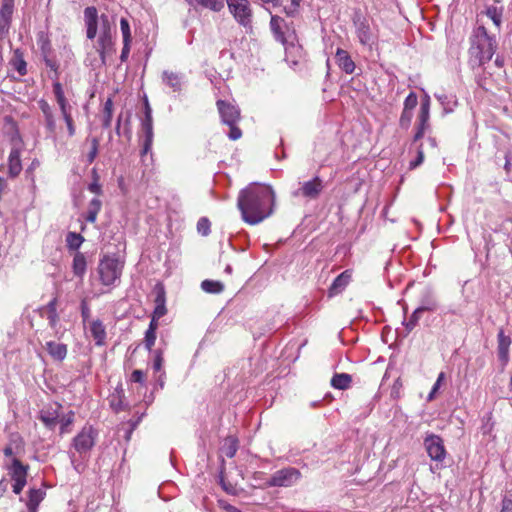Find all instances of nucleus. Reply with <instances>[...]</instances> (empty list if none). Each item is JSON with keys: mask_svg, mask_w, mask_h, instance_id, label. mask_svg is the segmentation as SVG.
<instances>
[{"mask_svg": "<svg viewBox=\"0 0 512 512\" xmlns=\"http://www.w3.org/2000/svg\"><path fill=\"white\" fill-rule=\"evenodd\" d=\"M237 206L242 219L256 225L272 215L275 206V193L271 186L251 183L239 192Z\"/></svg>", "mask_w": 512, "mask_h": 512, "instance_id": "nucleus-1", "label": "nucleus"}, {"mask_svg": "<svg viewBox=\"0 0 512 512\" xmlns=\"http://www.w3.org/2000/svg\"><path fill=\"white\" fill-rule=\"evenodd\" d=\"M469 48V64L472 68L483 66L489 62L497 48L496 40L490 36L484 25H479L473 32Z\"/></svg>", "mask_w": 512, "mask_h": 512, "instance_id": "nucleus-2", "label": "nucleus"}, {"mask_svg": "<svg viewBox=\"0 0 512 512\" xmlns=\"http://www.w3.org/2000/svg\"><path fill=\"white\" fill-rule=\"evenodd\" d=\"M124 263L117 255H105L99 262L98 273L103 285L109 286L120 278Z\"/></svg>", "mask_w": 512, "mask_h": 512, "instance_id": "nucleus-3", "label": "nucleus"}, {"mask_svg": "<svg viewBox=\"0 0 512 512\" xmlns=\"http://www.w3.org/2000/svg\"><path fill=\"white\" fill-rule=\"evenodd\" d=\"M6 468L8 475L13 481V492L19 495L27 484L29 465H25L18 458L13 457L11 463Z\"/></svg>", "mask_w": 512, "mask_h": 512, "instance_id": "nucleus-4", "label": "nucleus"}, {"mask_svg": "<svg viewBox=\"0 0 512 512\" xmlns=\"http://www.w3.org/2000/svg\"><path fill=\"white\" fill-rule=\"evenodd\" d=\"M97 437V430L91 425H86L73 438L72 445L80 456H86L95 446Z\"/></svg>", "mask_w": 512, "mask_h": 512, "instance_id": "nucleus-5", "label": "nucleus"}, {"mask_svg": "<svg viewBox=\"0 0 512 512\" xmlns=\"http://www.w3.org/2000/svg\"><path fill=\"white\" fill-rule=\"evenodd\" d=\"M235 21L244 28L252 26L253 11L248 0H226Z\"/></svg>", "mask_w": 512, "mask_h": 512, "instance_id": "nucleus-6", "label": "nucleus"}, {"mask_svg": "<svg viewBox=\"0 0 512 512\" xmlns=\"http://www.w3.org/2000/svg\"><path fill=\"white\" fill-rule=\"evenodd\" d=\"M97 43V52L101 62L103 65H106V57L114 52L109 19L106 15H101V32Z\"/></svg>", "mask_w": 512, "mask_h": 512, "instance_id": "nucleus-7", "label": "nucleus"}, {"mask_svg": "<svg viewBox=\"0 0 512 512\" xmlns=\"http://www.w3.org/2000/svg\"><path fill=\"white\" fill-rule=\"evenodd\" d=\"M324 190V182L319 176L308 181L299 182V188L292 192L294 197L316 200Z\"/></svg>", "mask_w": 512, "mask_h": 512, "instance_id": "nucleus-8", "label": "nucleus"}, {"mask_svg": "<svg viewBox=\"0 0 512 512\" xmlns=\"http://www.w3.org/2000/svg\"><path fill=\"white\" fill-rule=\"evenodd\" d=\"M301 473L294 467H287L276 471L267 481L269 487H289L295 484Z\"/></svg>", "mask_w": 512, "mask_h": 512, "instance_id": "nucleus-9", "label": "nucleus"}, {"mask_svg": "<svg viewBox=\"0 0 512 512\" xmlns=\"http://www.w3.org/2000/svg\"><path fill=\"white\" fill-rule=\"evenodd\" d=\"M270 29L276 41L285 44L288 39L295 34L293 28L278 15H271Z\"/></svg>", "mask_w": 512, "mask_h": 512, "instance_id": "nucleus-10", "label": "nucleus"}, {"mask_svg": "<svg viewBox=\"0 0 512 512\" xmlns=\"http://www.w3.org/2000/svg\"><path fill=\"white\" fill-rule=\"evenodd\" d=\"M424 446L429 457L434 460L441 462L446 456V450L443 444V440L440 436L431 434L424 439Z\"/></svg>", "mask_w": 512, "mask_h": 512, "instance_id": "nucleus-11", "label": "nucleus"}, {"mask_svg": "<svg viewBox=\"0 0 512 512\" xmlns=\"http://www.w3.org/2000/svg\"><path fill=\"white\" fill-rule=\"evenodd\" d=\"M216 105L223 124H237L240 120V109L236 105L224 100H218Z\"/></svg>", "mask_w": 512, "mask_h": 512, "instance_id": "nucleus-12", "label": "nucleus"}, {"mask_svg": "<svg viewBox=\"0 0 512 512\" xmlns=\"http://www.w3.org/2000/svg\"><path fill=\"white\" fill-rule=\"evenodd\" d=\"M61 408V404L52 403L40 410L39 419L48 429L52 430L58 424Z\"/></svg>", "mask_w": 512, "mask_h": 512, "instance_id": "nucleus-13", "label": "nucleus"}, {"mask_svg": "<svg viewBox=\"0 0 512 512\" xmlns=\"http://www.w3.org/2000/svg\"><path fill=\"white\" fill-rule=\"evenodd\" d=\"M38 106L42 112L44 125L48 132V136L55 138L57 127H56V120H55L54 111H53L52 107L44 99H40L38 101Z\"/></svg>", "mask_w": 512, "mask_h": 512, "instance_id": "nucleus-14", "label": "nucleus"}, {"mask_svg": "<svg viewBox=\"0 0 512 512\" xmlns=\"http://www.w3.org/2000/svg\"><path fill=\"white\" fill-rule=\"evenodd\" d=\"M20 140H13V147L8 157V172L10 177H17L21 170L22 164L20 159L21 145Z\"/></svg>", "mask_w": 512, "mask_h": 512, "instance_id": "nucleus-15", "label": "nucleus"}, {"mask_svg": "<svg viewBox=\"0 0 512 512\" xmlns=\"http://www.w3.org/2000/svg\"><path fill=\"white\" fill-rule=\"evenodd\" d=\"M352 278L351 270H345L341 274H339L332 284L330 285L327 295L329 298H332L340 293H342L345 288L348 286Z\"/></svg>", "mask_w": 512, "mask_h": 512, "instance_id": "nucleus-16", "label": "nucleus"}, {"mask_svg": "<svg viewBox=\"0 0 512 512\" xmlns=\"http://www.w3.org/2000/svg\"><path fill=\"white\" fill-rule=\"evenodd\" d=\"M84 19L87 28V38L94 39L97 34L98 27V12L93 6L87 7L84 10Z\"/></svg>", "mask_w": 512, "mask_h": 512, "instance_id": "nucleus-17", "label": "nucleus"}, {"mask_svg": "<svg viewBox=\"0 0 512 512\" xmlns=\"http://www.w3.org/2000/svg\"><path fill=\"white\" fill-rule=\"evenodd\" d=\"M41 317H46L49 326L55 329L59 322V315L57 313V298H53L47 305L40 308Z\"/></svg>", "mask_w": 512, "mask_h": 512, "instance_id": "nucleus-18", "label": "nucleus"}, {"mask_svg": "<svg viewBox=\"0 0 512 512\" xmlns=\"http://www.w3.org/2000/svg\"><path fill=\"white\" fill-rule=\"evenodd\" d=\"M142 132H143V144L141 155H145L150 152L153 143V120L142 119Z\"/></svg>", "mask_w": 512, "mask_h": 512, "instance_id": "nucleus-19", "label": "nucleus"}, {"mask_svg": "<svg viewBox=\"0 0 512 512\" xmlns=\"http://www.w3.org/2000/svg\"><path fill=\"white\" fill-rule=\"evenodd\" d=\"M336 63L339 68L347 74H352L355 70V63L346 50L338 48L335 54Z\"/></svg>", "mask_w": 512, "mask_h": 512, "instance_id": "nucleus-20", "label": "nucleus"}, {"mask_svg": "<svg viewBox=\"0 0 512 512\" xmlns=\"http://www.w3.org/2000/svg\"><path fill=\"white\" fill-rule=\"evenodd\" d=\"M45 349L50 357L55 361H63L67 356V345L55 341H48L45 344Z\"/></svg>", "mask_w": 512, "mask_h": 512, "instance_id": "nucleus-21", "label": "nucleus"}, {"mask_svg": "<svg viewBox=\"0 0 512 512\" xmlns=\"http://www.w3.org/2000/svg\"><path fill=\"white\" fill-rule=\"evenodd\" d=\"M498 357L499 360L506 365L509 361V347L511 344V339L509 336H506L503 330H500L498 335Z\"/></svg>", "mask_w": 512, "mask_h": 512, "instance_id": "nucleus-22", "label": "nucleus"}, {"mask_svg": "<svg viewBox=\"0 0 512 512\" xmlns=\"http://www.w3.org/2000/svg\"><path fill=\"white\" fill-rule=\"evenodd\" d=\"M423 312H434L438 308L437 300L430 289H426L420 298V304L417 307Z\"/></svg>", "mask_w": 512, "mask_h": 512, "instance_id": "nucleus-23", "label": "nucleus"}, {"mask_svg": "<svg viewBox=\"0 0 512 512\" xmlns=\"http://www.w3.org/2000/svg\"><path fill=\"white\" fill-rule=\"evenodd\" d=\"M186 2L195 9L203 8L213 12H220L224 8V0H186Z\"/></svg>", "mask_w": 512, "mask_h": 512, "instance_id": "nucleus-24", "label": "nucleus"}, {"mask_svg": "<svg viewBox=\"0 0 512 512\" xmlns=\"http://www.w3.org/2000/svg\"><path fill=\"white\" fill-rule=\"evenodd\" d=\"M90 333L97 346L104 345L106 339V329L101 320L97 319L91 322Z\"/></svg>", "mask_w": 512, "mask_h": 512, "instance_id": "nucleus-25", "label": "nucleus"}, {"mask_svg": "<svg viewBox=\"0 0 512 512\" xmlns=\"http://www.w3.org/2000/svg\"><path fill=\"white\" fill-rule=\"evenodd\" d=\"M13 8L9 4H3L0 10V36L3 37L8 33Z\"/></svg>", "mask_w": 512, "mask_h": 512, "instance_id": "nucleus-26", "label": "nucleus"}, {"mask_svg": "<svg viewBox=\"0 0 512 512\" xmlns=\"http://www.w3.org/2000/svg\"><path fill=\"white\" fill-rule=\"evenodd\" d=\"M10 65L20 76H25L27 74V63L24 59V54L20 49H15L13 51Z\"/></svg>", "mask_w": 512, "mask_h": 512, "instance_id": "nucleus-27", "label": "nucleus"}, {"mask_svg": "<svg viewBox=\"0 0 512 512\" xmlns=\"http://www.w3.org/2000/svg\"><path fill=\"white\" fill-rule=\"evenodd\" d=\"M45 492L42 489H30L28 492L27 507L30 512H36L38 505L44 499Z\"/></svg>", "mask_w": 512, "mask_h": 512, "instance_id": "nucleus-28", "label": "nucleus"}, {"mask_svg": "<svg viewBox=\"0 0 512 512\" xmlns=\"http://www.w3.org/2000/svg\"><path fill=\"white\" fill-rule=\"evenodd\" d=\"M331 386L338 390H346L352 383V376L347 373H336L331 379Z\"/></svg>", "mask_w": 512, "mask_h": 512, "instance_id": "nucleus-29", "label": "nucleus"}, {"mask_svg": "<svg viewBox=\"0 0 512 512\" xmlns=\"http://www.w3.org/2000/svg\"><path fill=\"white\" fill-rule=\"evenodd\" d=\"M163 82L171 87L173 91L178 92L182 88V76L180 74L164 71L162 74Z\"/></svg>", "mask_w": 512, "mask_h": 512, "instance_id": "nucleus-30", "label": "nucleus"}, {"mask_svg": "<svg viewBox=\"0 0 512 512\" xmlns=\"http://www.w3.org/2000/svg\"><path fill=\"white\" fill-rule=\"evenodd\" d=\"M87 268L86 257L83 253L77 252L74 255L72 269L75 276L83 278Z\"/></svg>", "mask_w": 512, "mask_h": 512, "instance_id": "nucleus-31", "label": "nucleus"}, {"mask_svg": "<svg viewBox=\"0 0 512 512\" xmlns=\"http://www.w3.org/2000/svg\"><path fill=\"white\" fill-rule=\"evenodd\" d=\"M356 32H357V37L361 44H363V45L370 44V42L372 40V33H371L370 26L368 25V23L366 21L357 22Z\"/></svg>", "mask_w": 512, "mask_h": 512, "instance_id": "nucleus-32", "label": "nucleus"}, {"mask_svg": "<svg viewBox=\"0 0 512 512\" xmlns=\"http://www.w3.org/2000/svg\"><path fill=\"white\" fill-rule=\"evenodd\" d=\"M484 14L494 23L496 28L500 29L502 24L503 7L487 5Z\"/></svg>", "mask_w": 512, "mask_h": 512, "instance_id": "nucleus-33", "label": "nucleus"}, {"mask_svg": "<svg viewBox=\"0 0 512 512\" xmlns=\"http://www.w3.org/2000/svg\"><path fill=\"white\" fill-rule=\"evenodd\" d=\"M41 55L45 66L49 68L51 72H56V70H59L60 65L55 56L51 55L49 45H43L41 47Z\"/></svg>", "mask_w": 512, "mask_h": 512, "instance_id": "nucleus-34", "label": "nucleus"}, {"mask_svg": "<svg viewBox=\"0 0 512 512\" xmlns=\"http://www.w3.org/2000/svg\"><path fill=\"white\" fill-rule=\"evenodd\" d=\"M102 207V202L98 198H93L87 208V213L85 215V220L90 223H95L97 219V215L100 212Z\"/></svg>", "mask_w": 512, "mask_h": 512, "instance_id": "nucleus-35", "label": "nucleus"}, {"mask_svg": "<svg viewBox=\"0 0 512 512\" xmlns=\"http://www.w3.org/2000/svg\"><path fill=\"white\" fill-rule=\"evenodd\" d=\"M261 2L265 5H271L273 8H278L282 6L281 0H261ZM300 2L301 0H291V7L284 8V12L286 13V15L293 17L300 6Z\"/></svg>", "mask_w": 512, "mask_h": 512, "instance_id": "nucleus-36", "label": "nucleus"}, {"mask_svg": "<svg viewBox=\"0 0 512 512\" xmlns=\"http://www.w3.org/2000/svg\"><path fill=\"white\" fill-rule=\"evenodd\" d=\"M238 450V440L234 436H228L225 438L222 452L228 458H233Z\"/></svg>", "mask_w": 512, "mask_h": 512, "instance_id": "nucleus-37", "label": "nucleus"}, {"mask_svg": "<svg viewBox=\"0 0 512 512\" xmlns=\"http://www.w3.org/2000/svg\"><path fill=\"white\" fill-rule=\"evenodd\" d=\"M201 288L206 293L219 294L224 290V284L215 280H204L201 283Z\"/></svg>", "mask_w": 512, "mask_h": 512, "instance_id": "nucleus-38", "label": "nucleus"}, {"mask_svg": "<svg viewBox=\"0 0 512 512\" xmlns=\"http://www.w3.org/2000/svg\"><path fill=\"white\" fill-rule=\"evenodd\" d=\"M155 306L166 305V292L162 283H157L153 289Z\"/></svg>", "mask_w": 512, "mask_h": 512, "instance_id": "nucleus-39", "label": "nucleus"}, {"mask_svg": "<svg viewBox=\"0 0 512 512\" xmlns=\"http://www.w3.org/2000/svg\"><path fill=\"white\" fill-rule=\"evenodd\" d=\"M84 238L76 232H69L66 236V243L69 249L77 250L83 243Z\"/></svg>", "mask_w": 512, "mask_h": 512, "instance_id": "nucleus-40", "label": "nucleus"}, {"mask_svg": "<svg viewBox=\"0 0 512 512\" xmlns=\"http://www.w3.org/2000/svg\"><path fill=\"white\" fill-rule=\"evenodd\" d=\"M113 116V102L111 98H108L104 104L103 109V127L109 128L112 122Z\"/></svg>", "mask_w": 512, "mask_h": 512, "instance_id": "nucleus-41", "label": "nucleus"}, {"mask_svg": "<svg viewBox=\"0 0 512 512\" xmlns=\"http://www.w3.org/2000/svg\"><path fill=\"white\" fill-rule=\"evenodd\" d=\"M424 312L419 308H416L410 318L407 321H404L403 324L408 332H411L418 324L419 320L422 317Z\"/></svg>", "mask_w": 512, "mask_h": 512, "instance_id": "nucleus-42", "label": "nucleus"}, {"mask_svg": "<svg viewBox=\"0 0 512 512\" xmlns=\"http://www.w3.org/2000/svg\"><path fill=\"white\" fill-rule=\"evenodd\" d=\"M73 421H74V412L73 411H69L67 414L60 417L59 421H58V423L61 424L60 432L62 434L68 432V427L73 423Z\"/></svg>", "mask_w": 512, "mask_h": 512, "instance_id": "nucleus-43", "label": "nucleus"}, {"mask_svg": "<svg viewBox=\"0 0 512 512\" xmlns=\"http://www.w3.org/2000/svg\"><path fill=\"white\" fill-rule=\"evenodd\" d=\"M197 231L202 236H208L211 232V223L207 217H201L197 222Z\"/></svg>", "mask_w": 512, "mask_h": 512, "instance_id": "nucleus-44", "label": "nucleus"}, {"mask_svg": "<svg viewBox=\"0 0 512 512\" xmlns=\"http://www.w3.org/2000/svg\"><path fill=\"white\" fill-rule=\"evenodd\" d=\"M90 143H91V149H90L89 153L87 154V162L89 164H92L98 154L99 140L96 137H93L90 139Z\"/></svg>", "mask_w": 512, "mask_h": 512, "instance_id": "nucleus-45", "label": "nucleus"}, {"mask_svg": "<svg viewBox=\"0 0 512 512\" xmlns=\"http://www.w3.org/2000/svg\"><path fill=\"white\" fill-rule=\"evenodd\" d=\"M120 29L123 36V42H131L132 36L130 31V25L126 18H121L120 20Z\"/></svg>", "mask_w": 512, "mask_h": 512, "instance_id": "nucleus-46", "label": "nucleus"}, {"mask_svg": "<svg viewBox=\"0 0 512 512\" xmlns=\"http://www.w3.org/2000/svg\"><path fill=\"white\" fill-rule=\"evenodd\" d=\"M156 341V332L152 331V329H147L144 336V346L145 348L151 352L152 347Z\"/></svg>", "mask_w": 512, "mask_h": 512, "instance_id": "nucleus-47", "label": "nucleus"}, {"mask_svg": "<svg viewBox=\"0 0 512 512\" xmlns=\"http://www.w3.org/2000/svg\"><path fill=\"white\" fill-rule=\"evenodd\" d=\"M62 118L66 124L67 132L69 137H73L76 133V127L72 117V113L62 115Z\"/></svg>", "mask_w": 512, "mask_h": 512, "instance_id": "nucleus-48", "label": "nucleus"}, {"mask_svg": "<svg viewBox=\"0 0 512 512\" xmlns=\"http://www.w3.org/2000/svg\"><path fill=\"white\" fill-rule=\"evenodd\" d=\"M413 118V112L409 110H403L399 119L401 128L408 129Z\"/></svg>", "mask_w": 512, "mask_h": 512, "instance_id": "nucleus-49", "label": "nucleus"}, {"mask_svg": "<svg viewBox=\"0 0 512 512\" xmlns=\"http://www.w3.org/2000/svg\"><path fill=\"white\" fill-rule=\"evenodd\" d=\"M418 103L417 95L414 92L408 94L404 101V109L413 112V109L416 107Z\"/></svg>", "mask_w": 512, "mask_h": 512, "instance_id": "nucleus-50", "label": "nucleus"}, {"mask_svg": "<svg viewBox=\"0 0 512 512\" xmlns=\"http://www.w3.org/2000/svg\"><path fill=\"white\" fill-rule=\"evenodd\" d=\"M163 352L161 349H157L154 351V360H153V369L155 372H159L163 366Z\"/></svg>", "mask_w": 512, "mask_h": 512, "instance_id": "nucleus-51", "label": "nucleus"}, {"mask_svg": "<svg viewBox=\"0 0 512 512\" xmlns=\"http://www.w3.org/2000/svg\"><path fill=\"white\" fill-rule=\"evenodd\" d=\"M56 102L59 106L61 115L72 113V106L66 97L61 98V99L57 100Z\"/></svg>", "mask_w": 512, "mask_h": 512, "instance_id": "nucleus-52", "label": "nucleus"}, {"mask_svg": "<svg viewBox=\"0 0 512 512\" xmlns=\"http://www.w3.org/2000/svg\"><path fill=\"white\" fill-rule=\"evenodd\" d=\"M222 489L229 495H236L237 494V489L235 487V485H233L232 483L230 482H227L225 481L224 477L221 475L220 476V481H219Z\"/></svg>", "mask_w": 512, "mask_h": 512, "instance_id": "nucleus-53", "label": "nucleus"}, {"mask_svg": "<svg viewBox=\"0 0 512 512\" xmlns=\"http://www.w3.org/2000/svg\"><path fill=\"white\" fill-rule=\"evenodd\" d=\"M423 161H424V152H423V149H422V145H420L418 147V150H417V157H416V159L411 161L410 164H409L410 169H415L416 167L421 165L423 163Z\"/></svg>", "mask_w": 512, "mask_h": 512, "instance_id": "nucleus-54", "label": "nucleus"}, {"mask_svg": "<svg viewBox=\"0 0 512 512\" xmlns=\"http://www.w3.org/2000/svg\"><path fill=\"white\" fill-rule=\"evenodd\" d=\"M228 126L230 128L229 133H228L229 139H231L233 141L240 139L242 136V131L237 126V124H232V125H228Z\"/></svg>", "mask_w": 512, "mask_h": 512, "instance_id": "nucleus-55", "label": "nucleus"}, {"mask_svg": "<svg viewBox=\"0 0 512 512\" xmlns=\"http://www.w3.org/2000/svg\"><path fill=\"white\" fill-rule=\"evenodd\" d=\"M428 128L429 124L417 123V130L413 137V142H417L418 140H420L424 136Z\"/></svg>", "mask_w": 512, "mask_h": 512, "instance_id": "nucleus-56", "label": "nucleus"}, {"mask_svg": "<svg viewBox=\"0 0 512 512\" xmlns=\"http://www.w3.org/2000/svg\"><path fill=\"white\" fill-rule=\"evenodd\" d=\"M218 503V506L225 510L226 512H242L240 509H238L237 507L229 504L226 500H223V499H219L217 501Z\"/></svg>", "mask_w": 512, "mask_h": 512, "instance_id": "nucleus-57", "label": "nucleus"}, {"mask_svg": "<svg viewBox=\"0 0 512 512\" xmlns=\"http://www.w3.org/2000/svg\"><path fill=\"white\" fill-rule=\"evenodd\" d=\"M131 381L139 384H144L145 374L142 370H134L131 374Z\"/></svg>", "mask_w": 512, "mask_h": 512, "instance_id": "nucleus-58", "label": "nucleus"}, {"mask_svg": "<svg viewBox=\"0 0 512 512\" xmlns=\"http://www.w3.org/2000/svg\"><path fill=\"white\" fill-rule=\"evenodd\" d=\"M53 93L55 95L56 101L66 97L64 94L62 84L60 82L53 83Z\"/></svg>", "mask_w": 512, "mask_h": 512, "instance_id": "nucleus-59", "label": "nucleus"}, {"mask_svg": "<svg viewBox=\"0 0 512 512\" xmlns=\"http://www.w3.org/2000/svg\"><path fill=\"white\" fill-rule=\"evenodd\" d=\"M501 512H512V495L503 498Z\"/></svg>", "mask_w": 512, "mask_h": 512, "instance_id": "nucleus-60", "label": "nucleus"}, {"mask_svg": "<svg viewBox=\"0 0 512 512\" xmlns=\"http://www.w3.org/2000/svg\"><path fill=\"white\" fill-rule=\"evenodd\" d=\"M131 42H123V48L120 55L121 62H126L130 53Z\"/></svg>", "mask_w": 512, "mask_h": 512, "instance_id": "nucleus-61", "label": "nucleus"}, {"mask_svg": "<svg viewBox=\"0 0 512 512\" xmlns=\"http://www.w3.org/2000/svg\"><path fill=\"white\" fill-rule=\"evenodd\" d=\"M167 313L166 305L164 306H155L152 315L154 318H161Z\"/></svg>", "mask_w": 512, "mask_h": 512, "instance_id": "nucleus-62", "label": "nucleus"}, {"mask_svg": "<svg viewBox=\"0 0 512 512\" xmlns=\"http://www.w3.org/2000/svg\"><path fill=\"white\" fill-rule=\"evenodd\" d=\"M143 119L153 120L152 119V109L149 105L147 98H145V100H144V118Z\"/></svg>", "mask_w": 512, "mask_h": 512, "instance_id": "nucleus-63", "label": "nucleus"}, {"mask_svg": "<svg viewBox=\"0 0 512 512\" xmlns=\"http://www.w3.org/2000/svg\"><path fill=\"white\" fill-rule=\"evenodd\" d=\"M430 113L419 111L418 122L422 124H429Z\"/></svg>", "mask_w": 512, "mask_h": 512, "instance_id": "nucleus-64", "label": "nucleus"}]
</instances>
